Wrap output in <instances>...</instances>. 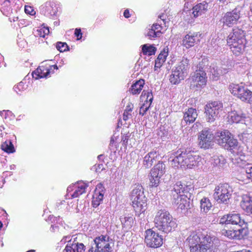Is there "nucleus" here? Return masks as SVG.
Wrapping results in <instances>:
<instances>
[{
  "instance_id": "obj_24",
  "label": "nucleus",
  "mask_w": 252,
  "mask_h": 252,
  "mask_svg": "<svg viewBox=\"0 0 252 252\" xmlns=\"http://www.w3.org/2000/svg\"><path fill=\"white\" fill-rule=\"evenodd\" d=\"M232 194H226L221 193H214L213 197L218 203H222L228 205L230 203V199L231 198Z\"/></svg>"
},
{
  "instance_id": "obj_49",
  "label": "nucleus",
  "mask_w": 252,
  "mask_h": 252,
  "mask_svg": "<svg viewBox=\"0 0 252 252\" xmlns=\"http://www.w3.org/2000/svg\"><path fill=\"white\" fill-rule=\"evenodd\" d=\"M184 78H181L180 77L177 75V76H174V72L172 71V74H171L169 78L170 82L172 84H178L181 80H184Z\"/></svg>"
},
{
  "instance_id": "obj_61",
  "label": "nucleus",
  "mask_w": 252,
  "mask_h": 252,
  "mask_svg": "<svg viewBox=\"0 0 252 252\" xmlns=\"http://www.w3.org/2000/svg\"><path fill=\"white\" fill-rule=\"evenodd\" d=\"M163 63H164L161 62L160 61H158V60L156 59L155 60V70H156L157 68H160Z\"/></svg>"
},
{
  "instance_id": "obj_1",
  "label": "nucleus",
  "mask_w": 252,
  "mask_h": 252,
  "mask_svg": "<svg viewBox=\"0 0 252 252\" xmlns=\"http://www.w3.org/2000/svg\"><path fill=\"white\" fill-rule=\"evenodd\" d=\"M228 229H223L222 234L230 239L240 240L248 234L247 223L239 214H228Z\"/></svg>"
},
{
  "instance_id": "obj_38",
  "label": "nucleus",
  "mask_w": 252,
  "mask_h": 252,
  "mask_svg": "<svg viewBox=\"0 0 252 252\" xmlns=\"http://www.w3.org/2000/svg\"><path fill=\"white\" fill-rule=\"evenodd\" d=\"M229 116L233 123H236L240 122L242 118H245V114L244 113H238L236 111L231 112Z\"/></svg>"
},
{
  "instance_id": "obj_32",
  "label": "nucleus",
  "mask_w": 252,
  "mask_h": 252,
  "mask_svg": "<svg viewBox=\"0 0 252 252\" xmlns=\"http://www.w3.org/2000/svg\"><path fill=\"white\" fill-rule=\"evenodd\" d=\"M142 51L144 55L152 56L155 55L157 51V48L153 45L145 44L141 46Z\"/></svg>"
},
{
  "instance_id": "obj_22",
  "label": "nucleus",
  "mask_w": 252,
  "mask_h": 252,
  "mask_svg": "<svg viewBox=\"0 0 252 252\" xmlns=\"http://www.w3.org/2000/svg\"><path fill=\"white\" fill-rule=\"evenodd\" d=\"M238 147V142L237 139H235L233 135L230 133L229 139L227 140V142L225 143L223 148L233 153L234 152L235 150L237 149Z\"/></svg>"
},
{
  "instance_id": "obj_45",
  "label": "nucleus",
  "mask_w": 252,
  "mask_h": 252,
  "mask_svg": "<svg viewBox=\"0 0 252 252\" xmlns=\"http://www.w3.org/2000/svg\"><path fill=\"white\" fill-rule=\"evenodd\" d=\"M168 55V48L166 47L164 48L161 51L160 53L158 55L157 60L160 61L161 62L164 63L166 60V57Z\"/></svg>"
},
{
  "instance_id": "obj_28",
  "label": "nucleus",
  "mask_w": 252,
  "mask_h": 252,
  "mask_svg": "<svg viewBox=\"0 0 252 252\" xmlns=\"http://www.w3.org/2000/svg\"><path fill=\"white\" fill-rule=\"evenodd\" d=\"M50 73V69L48 68H44L42 69L40 68H37L34 71L32 74L33 77L36 79L41 78H45Z\"/></svg>"
},
{
  "instance_id": "obj_27",
  "label": "nucleus",
  "mask_w": 252,
  "mask_h": 252,
  "mask_svg": "<svg viewBox=\"0 0 252 252\" xmlns=\"http://www.w3.org/2000/svg\"><path fill=\"white\" fill-rule=\"evenodd\" d=\"M232 188L226 183L219 184L214 190V193H221V194H232Z\"/></svg>"
},
{
  "instance_id": "obj_3",
  "label": "nucleus",
  "mask_w": 252,
  "mask_h": 252,
  "mask_svg": "<svg viewBox=\"0 0 252 252\" xmlns=\"http://www.w3.org/2000/svg\"><path fill=\"white\" fill-rule=\"evenodd\" d=\"M155 226L159 230L168 233L177 226L175 220L166 210L161 209L157 213L154 218Z\"/></svg>"
},
{
  "instance_id": "obj_42",
  "label": "nucleus",
  "mask_w": 252,
  "mask_h": 252,
  "mask_svg": "<svg viewBox=\"0 0 252 252\" xmlns=\"http://www.w3.org/2000/svg\"><path fill=\"white\" fill-rule=\"evenodd\" d=\"M13 0H4L1 3L2 5L1 12L4 14L5 12H8L12 11L11 3Z\"/></svg>"
},
{
  "instance_id": "obj_51",
  "label": "nucleus",
  "mask_w": 252,
  "mask_h": 252,
  "mask_svg": "<svg viewBox=\"0 0 252 252\" xmlns=\"http://www.w3.org/2000/svg\"><path fill=\"white\" fill-rule=\"evenodd\" d=\"M150 106V104L147 106L146 103H144L140 108L139 114L141 116H144L149 110Z\"/></svg>"
},
{
  "instance_id": "obj_8",
  "label": "nucleus",
  "mask_w": 252,
  "mask_h": 252,
  "mask_svg": "<svg viewBox=\"0 0 252 252\" xmlns=\"http://www.w3.org/2000/svg\"><path fill=\"white\" fill-rule=\"evenodd\" d=\"M242 7H236L231 11L224 13L220 20L224 26L232 27L240 23Z\"/></svg>"
},
{
  "instance_id": "obj_13",
  "label": "nucleus",
  "mask_w": 252,
  "mask_h": 252,
  "mask_svg": "<svg viewBox=\"0 0 252 252\" xmlns=\"http://www.w3.org/2000/svg\"><path fill=\"white\" fill-rule=\"evenodd\" d=\"M190 88L197 90L205 86L207 82L206 74L195 70L190 77Z\"/></svg>"
},
{
  "instance_id": "obj_33",
  "label": "nucleus",
  "mask_w": 252,
  "mask_h": 252,
  "mask_svg": "<svg viewBox=\"0 0 252 252\" xmlns=\"http://www.w3.org/2000/svg\"><path fill=\"white\" fill-rule=\"evenodd\" d=\"M212 206V203L208 198L204 197L200 200V209L202 212L207 213Z\"/></svg>"
},
{
  "instance_id": "obj_17",
  "label": "nucleus",
  "mask_w": 252,
  "mask_h": 252,
  "mask_svg": "<svg viewBox=\"0 0 252 252\" xmlns=\"http://www.w3.org/2000/svg\"><path fill=\"white\" fill-rule=\"evenodd\" d=\"M198 116V113L195 108L190 107L184 113V117L181 122L182 126H185L187 124L193 123Z\"/></svg>"
},
{
  "instance_id": "obj_37",
  "label": "nucleus",
  "mask_w": 252,
  "mask_h": 252,
  "mask_svg": "<svg viewBox=\"0 0 252 252\" xmlns=\"http://www.w3.org/2000/svg\"><path fill=\"white\" fill-rule=\"evenodd\" d=\"M189 197H188V194H186L185 197H184L183 200L182 201L181 204L180 203V205L179 207H178V209H180L181 210H188L190 209V193H189Z\"/></svg>"
},
{
  "instance_id": "obj_12",
  "label": "nucleus",
  "mask_w": 252,
  "mask_h": 252,
  "mask_svg": "<svg viewBox=\"0 0 252 252\" xmlns=\"http://www.w3.org/2000/svg\"><path fill=\"white\" fill-rule=\"evenodd\" d=\"M215 250L211 238L206 235L202 237V241L198 246L191 248L190 252H215Z\"/></svg>"
},
{
  "instance_id": "obj_53",
  "label": "nucleus",
  "mask_w": 252,
  "mask_h": 252,
  "mask_svg": "<svg viewBox=\"0 0 252 252\" xmlns=\"http://www.w3.org/2000/svg\"><path fill=\"white\" fill-rule=\"evenodd\" d=\"M77 252H85V246L83 243L76 242Z\"/></svg>"
},
{
  "instance_id": "obj_57",
  "label": "nucleus",
  "mask_w": 252,
  "mask_h": 252,
  "mask_svg": "<svg viewBox=\"0 0 252 252\" xmlns=\"http://www.w3.org/2000/svg\"><path fill=\"white\" fill-rule=\"evenodd\" d=\"M129 136L126 135H124L122 138V144L125 146L127 145Z\"/></svg>"
},
{
  "instance_id": "obj_55",
  "label": "nucleus",
  "mask_w": 252,
  "mask_h": 252,
  "mask_svg": "<svg viewBox=\"0 0 252 252\" xmlns=\"http://www.w3.org/2000/svg\"><path fill=\"white\" fill-rule=\"evenodd\" d=\"M25 11L26 13L31 14L32 15L35 14V12L33 11L32 7L31 6H25Z\"/></svg>"
},
{
  "instance_id": "obj_58",
  "label": "nucleus",
  "mask_w": 252,
  "mask_h": 252,
  "mask_svg": "<svg viewBox=\"0 0 252 252\" xmlns=\"http://www.w3.org/2000/svg\"><path fill=\"white\" fill-rule=\"evenodd\" d=\"M151 28L155 31H160L161 30V26L159 24L156 23L153 25Z\"/></svg>"
},
{
  "instance_id": "obj_36",
  "label": "nucleus",
  "mask_w": 252,
  "mask_h": 252,
  "mask_svg": "<svg viewBox=\"0 0 252 252\" xmlns=\"http://www.w3.org/2000/svg\"><path fill=\"white\" fill-rule=\"evenodd\" d=\"M1 149L7 153H13L15 151L14 146L10 141L3 143L1 145Z\"/></svg>"
},
{
  "instance_id": "obj_11",
  "label": "nucleus",
  "mask_w": 252,
  "mask_h": 252,
  "mask_svg": "<svg viewBox=\"0 0 252 252\" xmlns=\"http://www.w3.org/2000/svg\"><path fill=\"white\" fill-rule=\"evenodd\" d=\"M215 136L209 129H204L198 135L199 146L202 149H208L214 145Z\"/></svg>"
},
{
  "instance_id": "obj_54",
  "label": "nucleus",
  "mask_w": 252,
  "mask_h": 252,
  "mask_svg": "<svg viewBox=\"0 0 252 252\" xmlns=\"http://www.w3.org/2000/svg\"><path fill=\"white\" fill-rule=\"evenodd\" d=\"M74 34L77 37V40H80L82 37V33L80 29L76 28L75 30Z\"/></svg>"
},
{
  "instance_id": "obj_6",
  "label": "nucleus",
  "mask_w": 252,
  "mask_h": 252,
  "mask_svg": "<svg viewBox=\"0 0 252 252\" xmlns=\"http://www.w3.org/2000/svg\"><path fill=\"white\" fill-rule=\"evenodd\" d=\"M229 89L234 96L242 101L252 104V91L245 86L244 83H231L229 86Z\"/></svg>"
},
{
  "instance_id": "obj_46",
  "label": "nucleus",
  "mask_w": 252,
  "mask_h": 252,
  "mask_svg": "<svg viewBox=\"0 0 252 252\" xmlns=\"http://www.w3.org/2000/svg\"><path fill=\"white\" fill-rule=\"evenodd\" d=\"M161 177L159 176H157L154 177L153 176V175L151 174V176L150 177V183H149V186L153 188V187H157L158 186L159 183V179Z\"/></svg>"
},
{
  "instance_id": "obj_43",
  "label": "nucleus",
  "mask_w": 252,
  "mask_h": 252,
  "mask_svg": "<svg viewBox=\"0 0 252 252\" xmlns=\"http://www.w3.org/2000/svg\"><path fill=\"white\" fill-rule=\"evenodd\" d=\"M88 187L87 185H82L78 186V189L72 194V197L76 198L78 197L85 192V189Z\"/></svg>"
},
{
  "instance_id": "obj_14",
  "label": "nucleus",
  "mask_w": 252,
  "mask_h": 252,
  "mask_svg": "<svg viewBox=\"0 0 252 252\" xmlns=\"http://www.w3.org/2000/svg\"><path fill=\"white\" fill-rule=\"evenodd\" d=\"M106 237L100 235L94 239L91 243V246L96 251L99 252H111L110 244L106 240Z\"/></svg>"
},
{
  "instance_id": "obj_7",
  "label": "nucleus",
  "mask_w": 252,
  "mask_h": 252,
  "mask_svg": "<svg viewBox=\"0 0 252 252\" xmlns=\"http://www.w3.org/2000/svg\"><path fill=\"white\" fill-rule=\"evenodd\" d=\"M223 105L220 101L208 103L204 107V114L207 122L212 123L218 118L219 114L222 111Z\"/></svg>"
},
{
  "instance_id": "obj_39",
  "label": "nucleus",
  "mask_w": 252,
  "mask_h": 252,
  "mask_svg": "<svg viewBox=\"0 0 252 252\" xmlns=\"http://www.w3.org/2000/svg\"><path fill=\"white\" fill-rule=\"evenodd\" d=\"M185 194H178L176 193H173V194H171V200L172 204L179 207L180 203L181 204V202H182V201L183 200L184 197H185Z\"/></svg>"
},
{
  "instance_id": "obj_26",
  "label": "nucleus",
  "mask_w": 252,
  "mask_h": 252,
  "mask_svg": "<svg viewBox=\"0 0 252 252\" xmlns=\"http://www.w3.org/2000/svg\"><path fill=\"white\" fill-rule=\"evenodd\" d=\"M165 166L162 162H159L157 164L155 167L151 170L150 174L153 175V176L161 177L165 173Z\"/></svg>"
},
{
  "instance_id": "obj_19",
  "label": "nucleus",
  "mask_w": 252,
  "mask_h": 252,
  "mask_svg": "<svg viewBox=\"0 0 252 252\" xmlns=\"http://www.w3.org/2000/svg\"><path fill=\"white\" fill-rule=\"evenodd\" d=\"M191 189L190 186L187 185L181 181H178L173 186V189L171 190V194L176 193L179 194L181 192L183 193H189Z\"/></svg>"
},
{
  "instance_id": "obj_25",
  "label": "nucleus",
  "mask_w": 252,
  "mask_h": 252,
  "mask_svg": "<svg viewBox=\"0 0 252 252\" xmlns=\"http://www.w3.org/2000/svg\"><path fill=\"white\" fill-rule=\"evenodd\" d=\"M203 236L201 235V237L195 232H192L188 237L187 241L188 242L190 247V249H191L192 247L198 246L200 242L202 241V237Z\"/></svg>"
},
{
  "instance_id": "obj_48",
  "label": "nucleus",
  "mask_w": 252,
  "mask_h": 252,
  "mask_svg": "<svg viewBox=\"0 0 252 252\" xmlns=\"http://www.w3.org/2000/svg\"><path fill=\"white\" fill-rule=\"evenodd\" d=\"M56 48L61 52L69 50V47L65 42H58L56 44Z\"/></svg>"
},
{
  "instance_id": "obj_10",
  "label": "nucleus",
  "mask_w": 252,
  "mask_h": 252,
  "mask_svg": "<svg viewBox=\"0 0 252 252\" xmlns=\"http://www.w3.org/2000/svg\"><path fill=\"white\" fill-rule=\"evenodd\" d=\"M145 242L148 247L157 248L163 244V238L161 235L152 229H148L145 231Z\"/></svg>"
},
{
  "instance_id": "obj_9",
  "label": "nucleus",
  "mask_w": 252,
  "mask_h": 252,
  "mask_svg": "<svg viewBox=\"0 0 252 252\" xmlns=\"http://www.w3.org/2000/svg\"><path fill=\"white\" fill-rule=\"evenodd\" d=\"M195 70L203 73V74H206V72L209 71L212 73V75L214 76V79L218 78L220 75L225 74L227 72L226 69H223V70L219 69H215L214 67L213 68H211L209 65V60L207 58H203L201 61L199 62L198 64L195 66Z\"/></svg>"
},
{
  "instance_id": "obj_21",
  "label": "nucleus",
  "mask_w": 252,
  "mask_h": 252,
  "mask_svg": "<svg viewBox=\"0 0 252 252\" xmlns=\"http://www.w3.org/2000/svg\"><path fill=\"white\" fill-rule=\"evenodd\" d=\"M226 159L222 155L215 156L214 161L212 164L214 165V171L217 172L220 171L223 169L226 164Z\"/></svg>"
},
{
  "instance_id": "obj_23",
  "label": "nucleus",
  "mask_w": 252,
  "mask_h": 252,
  "mask_svg": "<svg viewBox=\"0 0 252 252\" xmlns=\"http://www.w3.org/2000/svg\"><path fill=\"white\" fill-rule=\"evenodd\" d=\"M208 7L206 1L198 3L193 7L192 13L194 17H197L204 13L207 10Z\"/></svg>"
},
{
  "instance_id": "obj_2",
  "label": "nucleus",
  "mask_w": 252,
  "mask_h": 252,
  "mask_svg": "<svg viewBox=\"0 0 252 252\" xmlns=\"http://www.w3.org/2000/svg\"><path fill=\"white\" fill-rule=\"evenodd\" d=\"M200 158L194 152L187 149L177 152V155L172 160V165L182 168H192L197 165Z\"/></svg>"
},
{
  "instance_id": "obj_40",
  "label": "nucleus",
  "mask_w": 252,
  "mask_h": 252,
  "mask_svg": "<svg viewBox=\"0 0 252 252\" xmlns=\"http://www.w3.org/2000/svg\"><path fill=\"white\" fill-rule=\"evenodd\" d=\"M145 35L148 37L150 39H155L156 37H159L161 34L160 31H155L152 28L149 29L145 32Z\"/></svg>"
},
{
  "instance_id": "obj_50",
  "label": "nucleus",
  "mask_w": 252,
  "mask_h": 252,
  "mask_svg": "<svg viewBox=\"0 0 252 252\" xmlns=\"http://www.w3.org/2000/svg\"><path fill=\"white\" fill-rule=\"evenodd\" d=\"M246 169V172L247 174V177L252 178V164L247 163L244 165Z\"/></svg>"
},
{
  "instance_id": "obj_15",
  "label": "nucleus",
  "mask_w": 252,
  "mask_h": 252,
  "mask_svg": "<svg viewBox=\"0 0 252 252\" xmlns=\"http://www.w3.org/2000/svg\"><path fill=\"white\" fill-rule=\"evenodd\" d=\"M40 13L48 17L55 16L58 11L56 4L53 1H47L39 7Z\"/></svg>"
},
{
  "instance_id": "obj_29",
  "label": "nucleus",
  "mask_w": 252,
  "mask_h": 252,
  "mask_svg": "<svg viewBox=\"0 0 252 252\" xmlns=\"http://www.w3.org/2000/svg\"><path fill=\"white\" fill-rule=\"evenodd\" d=\"M159 154L156 151L153 150L147 154L144 158L143 164L146 168H150L151 166L152 162L150 158H158Z\"/></svg>"
},
{
  "instance_id": "obj_44",
  "label": "nucleus",
  "mask_w": 252,
  "mask_h": 252,
  "mask_svg": "<svg viewBox=\"0 0 252 252\" xmlns=\"http://www.w3.org/2000/svg\"><path fill=\"white\" fill-rule=\"evenodd\" d=\"M75 240L73 242H68L63 252H77Z\"/></svg>"
},
{
  "instance_id": "obj_4",
  "label": "nucleus",
  "mask_w": 252,
  "mask_h": 252,
  "mask_svg": "<svg viewBox=\"0 0 252 252\" xmlns=\"http://www.w3.org/2000/svg\"><path fill=\"white\" fill-rule=\"evenodd\" d=\"M227 43L234 54L239 55L244 51L245 47V32L241 29H233L232 32L228 36Z\"/></svg>"
},
{
  "instance_id": "obj_20",
  "label": "nucleus",
  "mask_w": 252,
  "mask_h": 252,
  "mask_svg": "<svg viewBox=\"0 0 252 252\" xmlns=\"http://www.w3.org/2000/svg\"><path fill=\"white\" fill-rule=\"evenodd\" d=\"M229 135H230V132L227 130L218 132L215 135V140L220 146L223 147L227 140L229 139Z\"/></svg>"
},
{
  "instance_id": "obj_60",
  "label": "nucleus",
  "mask_w": 252,
  "mask_h": 252,
  "mask_svg": "<svg viewBox=\"0 0 252 252\" xmlns=\"http://www.w3.org/2000/svg\"><path fill=\"white\" fill-rule=\"evenodd\" d=\"M133 109V104L131 103H128L127 105L125 111L129 113V112L132 111Z\"/></svg>"
},
{
  "instance_id": "obj_64",
  "label": "nucleus",
  "mask_w": 252,
  "mask_h": 252,
  "mask_svg": "<svg viewBox=\"0 0 252 252\" xmlns=\"http://www.w3.org/2000/svg\"><path fill=\"white\" fill-rule=\"evenodd\" d=\"M158 18L160 19V20H161L164 24H165V20H166V15L165 14H164L163 13L161 14H160L159 16H158Z\"/></svg>"
},
{
  "instance_id": "obj_30",
  "label": "nucleus",
  "mask_w": 252,
  "mask_h": 252,
  "mask_svg": "<svg viewBox=\"0 0 252 252\" xmlns=\"http://www.w3.org/2000/svg\"><path fill=\"white\" fill-rule=\"evenodd\" d=\"M145 84L144 80L140 79L136 81L131 87V92L133 94H139Z\"/></svg>"
},
{
  "instance_id": "obj_18",
  "label": "nucleus",
  "mask_w": 252,
  "mask_h": 252,
  "mask_svg": "<svg viewBox=\"0 0 252 252\" xmlns=\"http://www.w3.org/2000/svg\"><path fill=\"white\" fill-rule=\"evenodd\" d=\"M200 34L198 33H189L186 35L182 40V44L187 48L193 47L200 41Z\"/></svg>"
},
{
  "instance_id": "obj_62",
  "label": "nucleus",
  "mask_w": 252,
  "mask_h": 252,
  "mask_svg": "<svg viewBox=\"0 0 252 252\" xmlns=\"http://www.w3.org/2000/svg\"><path fill=\"white\" fill-rule=\"evenodd\" d=\"M4 112H5V116H4V118L5 119H6L7 118V117L9 116H14L13 114L10 110H4Z\"/></svg>"
},
{
  "instance_id": "obj_59",
  "label": "nucleus",
  "mask_w": 252,
  "mask_h": 252,
  "mask_svg": "<svg viewBox=\"0 0 252 252\" xmlns=\"http://www.w3.org/2000/svg\"><path fill=\"white\" fill-rule=\"evenodd\" d=\"M71 239L70 238V236H66L63 238L61 241V243H65L66 242L68 243V242H71Z\"/></svg>"
},
{
  "instance_id": "obj_47",
  "label": "nucleus",
  "mask_w": 252,
  "mask_h": 252,
  "mask_svg": "<svg viewBox=\"0 0 252 252\" xmlns=\"http://www.w3.org/2000/svg\"><path fill=\"white\" fill-rule=\"evenodd\" d=\"M27 86L25 85V82L23 80L19 82L17 85H15L13 87V89L17 94H19V92L25 90L27 88Z\"/></svg>"
},
{
  "instance_id": "obj_31",
  "label": "nucleus",
  "mask_w": 252,
  "mask_h": 252,
  "mask_svg": "<svg viewBox=\"0 0 252 252\" xmlns=\"http://www.w3.org/2000/svg\"><path fill=\"white\" fill-rule=\"evenodd\" d=\"M242 209L249 215H252V200L248 198L241 202Z\"/></svg>"
},
{
  "instance_id": "obj_41",
  "label": "nucleus",
  "mask_w": 252,
  "mask_h": 252,
  "mask_svg": "<svg viewBox=\"0 0 252 252\" xmlns=\"http://www.w3.org/2000/svg\"><path fill=\"white\" fill-rule=\"evenodd\" d=\"M146 97V100H145L144 103H147L148 102H150V105H151L153 100V95L152 92H146L145 90H144L142 92V95L141 96V98L143 99Z\"/></svg>"
},
{
  "instance_id": "obj_16",
  "label": "nucleus",
  "mask_w": 252,
  "mask_h": 252,
  "mask_svg": "<svg viewBox=\"0 0 252 252\" xmlns=\"http://www.w3.org/2000/svg\"><path fill=\"white\" fill-rule=\"evenodd\" d=\"M189 60L187 59H183L177 66L172 69L174 72V76L178 75L181 78H185L188 74V71L189 69Z\"/></svg>"
},
{
  "instance_id": "obj_56",
  "label": "nucleus",
  "mask_w": 252,
  "mask_h": 252,
  "mask_svg": "<svg viewBox=\"0 0 252 252\" xmlns=\"http://www.w3.org/2000/svg\"><path fill=\"white\" fill-rule=\"evenodd\" d=\"M93 169H95L96 172H100V171L99 170L102 171L103 170L105 169L103 167V165L102 163L98 164L97 166H96L95 165L93 167Z\"/></svg>"
},
{
  "instance_id": "obj_35",
  "label": "nucleus",
  "mask_w": 252,
  "mask_h": 252,
  "mask_svg": "<svg viewBox=\"0 0 252 252\" xmlns=\"http://www.w3.org/2000/svg\"><path fill=\"white\" fill-rule=\"evenodd\" d=\"M103 193L102 192L95 193L93 196L92 201V205L94 207H98L103 200Z\"/></svg>"
},
{
  "instance_id": "obj_63",
  "label": "nucleus",
  "mask_w": 252,
  "mask_h": 252,
  "mask_svg": "<svg viewBox=\"0 0 252 252\" xmlns=\"http://www.w3.org/2000/svg\"><path fill=\"white\" fill-rule=\"evenodd\" d=\"M104 187L103 186V185L101 183L98 184L96 186V189H99L98 192H100L102 193V191L103 190Z\"/></svg>"
},
{
  "instance_id": "obj_34",
  "label": "nucleus",
  "mask_w": 252,
  "mask_h": 252,
  "mask_svg": "<svg viewBox=\"0 0 252 252\" xmlns=\"http://www.w3.org/2000/svg\"><path fill=\"white\" fill-rule=\"evenodd\" d=\"M120 220L123 227L129 229L132 227L133 223V219L131 216L122 217Z\"/></svg>"
},
{
  "instance_id": "obj_5",
  "label": "nucleus",
  "mask_w": 252,
  "mask_h": 252,
  "mask_svg": "<svg viewBox=\"0 0 252 252\" xmlns=\"http://www.w3.org/2000/svg\"><path fill=\"white\" fill-rule=\"evenodd\" d=\"M132 206L135 215L139 216L147 209V198L144 194V189L140 185H137L132 189L130 195Z\"/></svg>"
},
{
  "instance_id": "obj_52",
  "label": "nucleus",
  "mask_w": 252,
  "mask_h": 252,
  "mask_svg": "<svg viewBox=\"0 0 252 252\" xmlns=\"http://www.w3.org/2000/svg\"><path fill=\"white\" fill-rule=\"evenodd\" d=\"M228 218H227V215H224L222 217L220 218L219 220V223L224 224V228L228 229Z\"/></svg>"
}]
</instances>
